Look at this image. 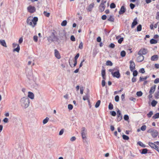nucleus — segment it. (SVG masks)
Segmentation results:
<instances>
[{
	"mask_svg": "<svg viewBox=\"0 0 159 159\" xmlns=\"http://www.w3.org/2000/svg\"><path fill=\"white\" fill-rule=\"evenodd\" d=\"M142 30V25H141L139 24L137 27V31H140Z\"/></svg>",
	"mask_w": 159,
	"mask_h": 159,
	"instance_id": "nucleus-31",
	"label": "nucleus"
},
{
	"mask_svg": "<svg viewBox=\"0 0 159 159\" xmlns=\"http://www.w3.org/2000/svg\"><path fill=\"white\" fill-rule=\"evenodd\" d=\"M106 2V0H102L101 4L102 5H105V4Z\"/></svg>",
	"mask_w": 159,
	"mask_h": 159,
	"instance_id": "nucleus-63",
	"label": "nucleus"
},
{
	"mask_svg": "<svg viewBox=\"0 0 159 159\" xmlns=\"http://www.w3.org/2000/svg\"><path fill=\"white\" fill-rule=\"evenodd\" d=\"M157 101L153 100L151 102V105L153 107H155L157 104Z\"/></svg>",
	"mask_w": 159,
	"mask_h": 159,
	"instance_id": "nucleus-30",
	"label": "nucleus"
},
{
	"mask_svg": "<svg viewBox=\"0 0 159 159\" xmlns=\"http://www.w3.org/2000/svg\"><path fill=\"white\" fill-rule=\"evenodd\" d=\"M138 74V72L136 70L133 71V75L134 77L136 76Z\"/></svg>",
	"mask_w": 159,
	"mask_h": 159,
	"instance_id": "nucleus-46",
	"label": "nucleus"
},
{
	"mask_svg": "<svg viewBox=\"0 0 159 159\" xmlns=\"http://www.w3.org/2000/svg\"><path fill=\"white\" fill-rule=\"evenodd\" d=\"M126 11V8L124 6H122L119 11V14L120 15H122L124 14Z\"/></svg>",
	"mask_w": 159,
	"mask_h": 159,
	"instance_id": "nucleus-11",
	"label": "nucleus"
},
{
	"mask_svg": "<svg viewBox=\"0 0 159 159\" xmlns=\"http://www.w3.org/2000/svg\"><path fill=\"white\" fill-rule=\"evenodd\" d=\"M28 93V97L31 99H34V93L30 92H29Z\"/></svg>",
	"mask_w": 159,
	"mask_h": 159,
	"instance_id": "nucleus-16",
	"label": "nucleus"
},
{
	"mask_svg": "<svg viewBox=\"0 0 159 159\" xmlns=\"http://www.w3.org/2000/svg\"><path fill=\"white\" fill-rule=\"evenodd\" d=\"M101 102V101L100 100L98 101L96 103L95 107L96 108H98L99 107L100 105V103Z\"/></svg>",
	"mask_w": 159,
	"mask_h": 159,
	"instance_id": "nucleus-32",
	"label": "nucleus"
},
{
	"mask_svg": "<svg viewBox=\"0 0 159 159\" xmlns=\"http://www.w3.org/2000/svg\"><path fill=\"white\" fill-rule=\"evenodd\" d=\"M85 96L86 98H87L88 99V102L89 103V98L90 97V96H89V90L88 89H87V93L86 94V95Z\"/></svg>",
	"mask_w": 159,
	"mask_h": 159,
	"instance_id": "nucleus-22",
	"label": "nucleus"
},
{
	"mask_svg": "<svg viewBox=\"0 0 159 159\" xmlns=\"http://www.w3.org/2000/svg\"><path fill=\"white\" fill-rule=\"evenodd\" d=\"M105 81L104 80H102V87H104L105 85Z\"/></svg>",
	"mask_w": 159,
	"mask_h": 159,
	"instance_id": "nucleus-64",
	"label": "nucleus"
},
{
	"mask_svg": "<svg viewBox=\"0 0 159 159\" xmlns=\"http://www.w3.org/2000/svg\"><path fill=\"white\" fill-rule=\"evenodd\" d=\"M79 56H80L79 53H77L76 54V56L75 57L74 60L77 61V59L79 57Z\"/></svg>",
	"mask_w": 159,
	"mask_h": 159,
	"instance_id": "nucleus-58",
	"label": "nucleus"
},
{
	"mask_svg": "<svg viewBox=\"0 0 159 159\" xmlns=\"http://www.w3.org/2000/svg\"><path fill=\"white\" fill-rule=\"evenodd\" d=\"M159 118V113H157L155 114L153 116L152 118L153 119H156Z\"/></svg>",
	"mask_w": 159,
	"mask_h": 159,
	"instance_id": "nucleus-29",
	"label": "nucleus"
},
{
	"mask_svg": "<svg viewBox=\"0 0 159 159\" xmlns=\"http://www.w3.org/2000/svg\"><path fill=\"white\" fill-rule=\"evenodd\" d=\"M129 63H130V65L129 67V68L130 69V70L131 71H133L134 69L135 68V64L134 63V62L132 60H131Z\"/></svg>",
	"mask_w": 159,
	"mask_h": 159,
	"instance_id": "nucleus-7",
	"label": "nucleus"
},
{
	"mask_svg": "<svg viewBox=\"0 0 159 159\" xmlns=\"http://www.w3.org/2000/svg\"><path fill=\"white\" fill-rule=\"evenodd\" d=\"M148 51L147 49L145 48L141 49L140 50L138 54L140 55H145L148 52Z\"/></svg>",
	"mask_w": 159,
	"mask_h": 159,
	"instance_id": "nucleus-8",
	"label": "nucleus"
},
{
	"mask_svg": "<svg viewBox=\"0 0 159 159\" xmlns=\"http://www.w3.org/2000/svg\"><path fill=\"white\" fill-rule=\"evenodd\" d=\"M137 144L139 145L140 146L143 147L145 148L146 147V146L143 144L142 142L139 141L137 143Z\"/></svg>",
	"mask_w": 159,
	"mask_h": 159,
	"instance_id": "nucleus-27",
	"label": "nucleus"
},
{
	"mask_svg": "<svg viewBox=\"0 0 159 159\" xmlns=\"http://www.w3.org/2000/svg\"><path fill=\"white\" fill-rule=\"evenodd\" d=\"M131 9H133L135 7V5L133 3H131L129 5Z\"/></svg>",
	"mask_w": 159,
	"mask_h": 159,
	"instance_id": "nucleus-52",
	"label": "nucleus"
},
{
	"mask_svg": "<svg viewBox=\"0 0 159 159\" xmlns=\"http://www.w3.org/2000/svg\"><path fill=\"white\" fill-rule=\"evenodd\" d=\"M86 131L85 130L84 127H82L81 129V134L82 138L83 139H84L86 138Z\"/></svg>",
	"mask_w": 159,
	"mask_h": 159,
	"instance_id": "nucleus-10",
	"label": "nucleus"
},
{
	"mask_svg": "<svg viewBox=\"0 0 159 159\" xmlns=\"http://www.w3.org/2000/svg\"><path fill=\"white\" fill-rule=\"evenodd\" d=\"M27 10L28 11L31 13H34L35 11V7L31 6H30L27 7Z\"/></svg>",
	"mask_w": 159,
	"mask_h": 159,
	"instance_id": "nucleus-9",
	"label": "nucleus"
},
{
	"mask_svg": "<svg viewBox=\"0 0 159 159\" xmlns=\"http://www.w3.org/2000/svg\"><path fill=\"white\" fill-rule=\"evenodd\" d=\"M106 64L107 66H112V63L110 61H107Z\"/></svg>",
	"mask_w": 159,
	"mask_h": 159,
	"instance_id": "nucleus-36",
	"label": "nucleus"
},
{
	"mask_svg": "<svg viewBox=\"0 0 159 159\" xmlns=\"http://www.w3.org/2000/svg\"><path fill=\"white\" fill-rule=\"evenodd\" d=\"M146 129V126L145 125H142L141 128V130L143 131H145Z\"/></svg>",
	"mask_w": 159,
	"mask_h": 159,
	"instance_id": "nucleus-45",
	"label": "nucleus"
},
{
	"mask_svg": "<svg viewBox=\"0 0 159 159\" xmlns=\"http://www.w3.org/2000/svg\"><path fill=\"white\" fill-rule=\"evenodd\" d=\"M156 85H154L153 86H152L150 89L149 92V93H153L155 90Z\"/></svg>",
	"mask_w": 159,
	"mask_h": 159,
	"instance_id": "nucleus-17",
	"label": "nucleus"
},
{
	"mask_svg": "<svg viewBox=\"0 0 159 159\" xmlns=\"http://www.w3.org/2000/svg\"><path fill=\"white\" fill-rule=\"evenodd\" d=\"M123 40V38L122 37L120 38L118 40V42L120 44L122 42Z\"/></svg>",
	"mask_w": 159,
	"mask_h": 159,
	"instance_id": "nucleus-56",
	"label": "nucleus"
},
{
	"mask_svg": "<svg viewBox=\"0 0 159 159\" xmlns=\"http://www.w3.org/2000/svg\"><path fill=\"white\" fill-rule=\"evenodd\" d=\"M148 132L151 133V135L153 138H155L156 137L158 134L157 131L153 129H150L148 131Z\"/></svg>",
	"mask_w": 159,
	"mask_h": 159,
	"instance_id": "nucleus-5",
	"label": "nucleus"
},
{
	"mask_svg": "<svg viewBox=\"0 0 159 159\" xmlns=\"http://www.w3.org/2000/svg\"><path fill=\"white\" fill-rule=\"evenodd\" d=\"M110 113H111V114L112 116H115L116 115V112L114 111H111Z\"/></svg>",
	"mask_w": 159,
	"mask_h": 159,
	"instance_id": "nucleus-54",
	"label": "nucleus"
},
{
	"mask_svg": "<svg viewBox=\"0 0 159 159\" xmlns=\"http://www.w3.org/2000/svg\"><path fill=\"white\" fill-rule=\"evenodd\" d=\"M123 139L125 140H128L129 139V137L125 135L124 134L122 135Z\"/></svg>",
	"mask_w": 159,
	"mask_h": 159,
	"instance_id": "nucleus-34",
	"label": "nucleus"
},
{
	"mask_svg": "<svg viewBox=\"0 0 159 159\" xmlns=\"http://www.w3.org/2000/svg\"><path fill=\"white\" fill-rule=\"evenodd\" d=\"M116 7L115 4L114 3H111L110 5V7L111 8H114Z\"/></svg>",
	"mask_w": 159,
	"mask_h": 159,
	"instance_id": "nucleus-42",
	"label": "nucleus"
},
{
	"mask_svg": "<svg viewBox=\"0 0 159 159\" xmlns=\"http://www.w3.org/2000/svg\"><path fill=\"white\" fill-rule=\"evenodd\" d=\"M139 56L137 57V60L138 62H140L143 61L144 59V56L142 55L139 54Z\"/></svg>",
	"mask_w": 159,
	"mask_h": 159,
	"instance_id": "nucleus-12",
	"label": "nucleus"
},
{
	"mask_svg": "<svg viewBox=\"0 0 159 159\" xmlns=\"http://www.w3.org/2000/svg\"><path fill=\"white\" fill-rule=\"evenodd\" d=\"M115 45L114 43H112L110 44L109 47L110 48H113L115 47Z\"/></svg>",
	"mask_w": 159,
	"mask_h": 159,
	"instance_id": "nucleus-49",
	"label": "nucleus"
},
{
	"mask_svg": "<svg viewBox=\"0 0 159 159\" xmlns=\"http://www.w3.org/2000/svg\"><path fill=\"white\" fill-rule=\"evenodd\" d=\"M68 108L69 110H71L73 108L72 105L70 104H69L68 106Z\"/></svg>",
	"mask_w": 159,
	"mask_h": 159,
	"instance_id": "nucleus-53",
	"label": "nucleus"
},
{
	"mask_svg": "<svg viewBox=\"0 0 159 159\" xmlns=\"http://www.w3.org/2000/svg\"><path fill=\"white\" fill-rule=\"evenodd\" d=\"M54 54L55 57L58 59L61 58V56L58 51L56 49L54 50Z\"/></svg>",
	"mask_w": 159,
	"mask_h": 159,
	"instance_id": "nucleus-13",
	"label": "nucleus"
},
{
	"mask_svg": "<svg viewBox=\"0 0 159 159\" xmlns=\"http://www.w3.org/2000/svg\"><path fill=\"white\" fill-rule=\"evenodd\" d=\"M122 119V116H117V120L118 121H120Z\"/></svg>",
	"mask_w": 159,
	"mask_h": 159,
	"instance_id": "nucleus-59",
	"label": "nucleus"
},
{
	"mask_svg": "<svg viewBox=\"0 0 159 159\" xmlns=\"http://www.w3.org/2000/svg\"><path fill=\"white\" fill-rule=\"evenodd\" d=\"M114 19L113 16H110L109 18H107V20L110 22H113L114 21Z\"/></svg>",
	"mask_w": 159,
	"mask_h": 159,
	"instance_id": "nucleus-24",
	"label": "nucleus"
},
{
	"mask_svg": "<svg viewBox=\"0 0 159 159\" xmlns=\"http://www.w3.org/2000/svg\"><path fill=\"white\" fill-rule=\"evenodd\" d=\"M155 98L157 99L159 98V91H157L155 93Z\"/></svg>",
	"mask_w": 159,
	"mask_h": 159,
	"instance_id": "nucleus-39",
	"label": "nucleus"
},
{
	"mask_svg": "<svg viewBox=\"0 0 159 159\" xmlns=\"http://www.w3.org/2000/svg\"><path fill=\"white\" fill-rule=\"evenodd\" d=\"M79 48L81 49L83 48V43L82 42H81L80 44H79Z\"/></svg>",
	"mask_w": 159,
	"mask_h": 159,
	"instance_id": "nucleus-55",
	"label": "nucleus"
},
{
	"mask_svg": "<svg viewBox=\"0 0 159 159\" xmlns=\"http://www.w3.org/2000/svg\"><path fill=\"white\" fill-rule=\"evenodd\" d=\"M105 7V5H102L100 4L99 7V8L100 11V12H103L104 10Z\"/></svg>",
	"mask_w": 159,
	"mask_h": 159,
	"instance_id": "nucleus-21",
	"label": "nucleus"
},
{
	"mask_svg": "<svg viewBox=\"0 0 159 159\" xmlns=\"http://www.w3.org/2000/svg\"><path fill=\"white\" fill-rule=\"evenodd\" d=\"M138 24L137 21V18H135L133 20V22L132 23L131 27L132 28H133L134 27Z\"/></svg>",
	"mask_w": 159,
	"mask_h": 159,
	"instance_id": "nucleus-15",
	"label": "nucleus"
},
{
	"mask_svg": "<svg viewBox=\"0 0 159 159\" xmlns=\"http://www.w3.org/2000/svg\"><path fill=\"white\" fill-rule=\"evenodd\" d=\"M109 70L111 72V74L113 77L117 78H119L120 77V75L119 72V70L117 68H114L113 69H110Z\"/></svg>",
	"mask_w": 159,
	"mask_h": 159,
	"instance_id": "nucleus-4",
	"label": "nucleus"
},
{
	"mask_svg": "<svg viewBox=\"0 0 159 159\" xmlns=\"http://www.w3.org/2000/svg\"><path fill=\"white\" fill-rule=\"evenodd\" d=\"M159 83V78L156 79L154 81L155 84H157Z\"/></svg>",
	"mask_w": 159,
	"mask_h": 159,
	"instance_id": "nucleus-61",
	"label": "nucleus"
},
{
	"mask_svg": "<svg viewBox=\"0 0 159 159\" xmlns=\"http://www.w3.org/2000/svg\"><path fill=\"white\" fill-rule=\"evenodd\" d=\"M60 35L62 36V38L61 39V40H63L64 39H66V33L65 31H63L62 33H60Z\"/></svg>",
	"mask_w": 159,
	"mask_h": 159,
	"instance_id": "nucleus-14",
	"label": "nucleus"
},
{
	"mask_svg": "<svg viewBox=\"0 0 159 159\" xmlns=\"http://www.w3.org/2000/svg\"><path fill=\"white\" fill-rule=\"evenodd\" d=\"M67 24V21L66 20H63L61 23V25L62 26H65Z\"/></svg>",
	"mask_w": 159,
	"mask_h": 159,
	"instance_id": "nucleus-43",
	"label": "nucleus"
},
{
	"mask_svg": "<svg viewBox=\"0 0 159 159\" xmlns=\"http://www.w3.org/2000/svg\"><path fill=\"white\" fill-rule=\"evenodd\" d=\"M70 40L72 41H75V39L74 35H71L70 37Z\"/></svg>",
	"mask_w": 159,
	"mask_h": 159,
	"instance_id": "nucleus-50",
	"label": "nucleus"
},
{
	"mask_svg": "<svg viewBox=\"0 0 159 159\" xmlns=\"http://www.w3.org/2000/svg\"><path fill=\"white\" fill-rule=\"evenodd\" d=\"M113 106L111 103H110L108 106V108L109 110H111L113 109Z\"/></svg>",
	"mask_w": 159,
	"mask_h": 159,
	"instance_id": "nucleus-41",
	"label": "nucleus"
},
{
	"mask_svg": "<svg viewBox=\"0 0 159 159\" xmlns=\"http://www.w3.org/2000/svg\"><path fill=\"white\" fill-rule=\"evenodd\" d=\"M64 131V129H62L59 132V135H62Z\"/></svg>",
	"mask_w": 159,
	"mask_h": 159,
	"instance_id": "nucleus-62",
	"label": "nucleus"
},
{
	"mask_svg": "<svg viewBox=\"0 0 159 159\" xmlns=\"http://www.w3.org/2000/svg\"><path fill=\"white\" fill-rule=\"evenodd\" d=\"M153 112L152 111H150L149 112V113H148L147 114V116L148 117L150 118L153 115Z\"/></svg>",
	"mask_w": 159,
	"mask_h": 159,
	"instance_id": "nucleus-40",
	"label": "nucleus"
},
{
	"mask_svg": "<svg viewBox=\"0 0 159 159\" xmlns=\"http://www.w3.org/2000/svg\"><path fill=\"white\" fill-rule=\"evenodd\" d=\"M33 39L35 42H37L38 41V37L37 36H34L33 37Z\"/></svg>",
	"mask_w": 159,
	"mask_h": 159,
	"instance_id": "nucleus-60",
	"label": "nucleus"
},
{
	"mask_svg": "<svg viewBox=\"0 0 159 159\" xmlns=\"http://www.w3.org/2000/svg\"><path fill=\"white\" fill-rule=\"evenodd\" d=\"M20 102L21 107L24 108H26L30 105V100L28 97H24L21 99Z\"/></svg>",
	"mask_w": 159,
	"mask_h": 159,
	"instance_id": "nucleus-2",
	"label": "nucleus"
},
{
	"mask_svg": "<svg viewBox=\"0 0 159 159\" xmlns=\"http://www.w3.org/2000/svg\"><path fill=\"white\" fill-rule=\"evenodd\" d=\"M148 149L147 148H144L142 150L141 153L142 154H146L147 153Z\"/></svg>",
	"mask_w": 159,
	"mask_h": 159,
	"instance_id": "nucleus-26",
	"label": "nucleus"
},
{
	"mask_svg": "<svg viewBox=\"0 0 159 159\" xmlns=\"http://www.w3.org/2000/svg\"><path fill=\"white\" fill-rule=\"evenodd\" d=\"M117 116H122L121 112L120 110L118 109H117Z\"/></svg>",
	"mask_w": 159,
	"mask_h": 159,
	"instance_id": "nucleus-51",
	"label": "nucleus"
},
{
	"mask_svg": "<svg viewBox=\"0 0 159 159\" xmlns=\"http://www.w3.org/2000/svg\"><path fill=\"white\" fill-rule=\"evenodd\" d=\"M38 20V18L37 17H34L32 18L30 16L29 17L27 20V23L28 25L34 28L37 24V22Z\"/></svg>",
	"mask_w": 159,
	"mask_h": 159,
	"instance_id": "nucleus-1",
	"label": "nucleus"
},
{
	"mask_svg": "<svg viewBox=\"0 0 159 159\" xmlns=\"http://www.w3.org/2000/svg\"><path fill=\"white\" fill-rule=\"evenodd\" d=\"M20 50V46L19 45H18L17 47L16 48L13 49V52L16 51V52H19Z\"/></svg>",
	"mask_w": 159,
	"mask_h": 159,
	"instance_id": "nucleus-28",
	"label": "nucleus"
},
{
	"mask_svg": "<svg viewBox=\"0 0 159 159\" xmlns=\"http://www.w3.org/2000/svg\"><path fill=\"white\" fill-rule=\"evenodd\" d=\"M48 40L50 43L52 42L54 43L57 42L58 43L60 42V41L58 37L56 36L53 33H52L50 36L48 38Z\"/></svg>",
	"mask_w": 159,
	"mask_h": 159,
	"instance_id": "nucleus-3",
	"label": "nucleus"
},
{
	"mask_svg": "<svg viewBox=\"0 0 159 159\" xmlns=\"http://www.w3.org/2000/svg\"><path fill=\"white\" fill-rule=\"evenodd\" d=\"M119 97L118 95L116 96L115 98V101L116 102H118L119 101Z\"/></svg>",
	"mask_w": 159,
	"mask_h": 159,
	"instance_id": "nucleus-57",
	"label": "nucleus"
},
{
	"mask_svg": "<svg viewBox=\"0 0 159 159\" xmlns=\"http://www.w3.org/2000/svg\"><path fill=\"white\" fill-rule=\"evenodd\" d=\"M101 74L102 76H105L106 74V71L105 69H103L102 70Z\"/></svg>",
	"mask_w": 159,
	"mask_h": 159,
	"instance_id": "nucleus-44",
	"label": "nucleus"
},
{
	"mask_svg": "<svg viewBox=\"0 0 159 159\" xmlns=\"http://www.w3.org/2000/svg\"><path fill=\"white\" fill-rule=\"evenodd\" d=\"M143 93L141 91L137 92L136 93V95L138 97H140L142 96Z\"/></svg>",
	"mask_w": 159,
	"mask_h": 159,
	"instance_id": "nucleus-37",
	"label": "nucleus"
},
{
	"mask_svg": "<svg viewBox=\"0 0 159 159\" xmlns=\"http://www.w3.org/2000/svg\"><path fill=\"white\" fill-rule=\"evenodd\" d=\"M124 118L125 120H128L129 119V117L127 115H125L124 116Z\"/></svg>",
	"mask_w": 159,
	"mask_h": 159,
	"instance_id": "nucleus-48",
	"label": "nucleus"
},
{
	"mask_svg": "<svg viewBox=\"0 0 159 159\" xmlns=\"http://www.w3.org/2000/svg\"><path fill=\"white\" fill-rule=\"evenodd\" d=\"M126 55V52L125 51H122L120 52V56L122 57H124Z\"/></svg>",
	"mask_w": 159,
	"mask_h": 159,
	"instance_id": "nucleus-35",
	"label": "nucleus"
},
{
	"mask_svg": "<svg viewBox=\"0 0 159 159\" xmlns=\"http://www.w3.org/2000/svg\"><path fill=\"white\" fill-rule=\"evenodd\" d=\"M43 14L46 16L47 17H49L50 16V14L49 12H47L46 11H44L43 12Z\"/></svg>",
	"mask_w": 159,
	"mask_h": 159,
	"instance_id": "nucleus-38",
	"label": "nucleus"
},
{
	"mask_svg": "<svg viewBox=\"0 0 159 159\" xmlns=\"http://www.w3.org/2000/svg\"><path fill=\"white\" fill-rule=\"evenodd\" d=\"M49 120V118L47 117L45 119L43 120V123L44 124H46L47 123Z\"/></svg>",
	"mask_w": 159,
	"mask_h": 159,
	"instance_id": "nucleus-33",
	"label": "nucleus"
},
{
	"mask_svg": "<svg viewBox=\"0 0 159 159\" xmlns=\"http://www.w3.org/2000/svg\"><path fill=\"white\" fill-rule=\"evenodd\" d=\"M94 4L93 3H92L90 4L88 6V10L89 11H90L92 10V8L94 7Z\"/></svg>",
	"mask_w": 159,
	"mask_h": 159,
	"instance_id": "nucleus-25",
	"label": "nucleus"
},
{
	"mask_svg": "<svg viewBox=\"0 0 159 159\" xmlns=\"http://www.w3.org/2000/svg\"><path fill=\"white\" fill-rule=\"evenodd\" d=\"M150 42L151 44H156L157 43V41L154 39H152L150 40Z\"/></svg>",
	"mask_w": 159,
	"mask_h": 159,
	"instance_id": "nucleus-23",
	"label": "nucleus"
},
{
	"mask_svg": "<svg viewBox=\"0 0 159 159\" xmlns=\"http://www.w3.org/2000/svg\"><path fill=\"white\" fill-rule=\"evenodd\" d=\"M139 73L143 74L145 72L144 69L143 68H142L139 70Z\"/></svg>",
	"mask_w": 159,
	"mask_h": 159,
	"instance_id": "nucleus-47",
	"label": "nucleus"
},
{
	"mask_svg": "<svg viewBox=\"0 0 159 159\" xmlns=\"http://www.w3.org/2000/svg\"><path fill=\"white\" fill-rule=\"evenodd\" d=\"M0 44L3 47H7L6 43L4 40H0Z\"/></svg>",
	"mask_w": 159,
	"mask_h": 159,
	"instance_id": "nucleus-20",
	"label": "nucleus"
},
{
	"mask_svg": "<svg viewBox=\"0 0 159 159\" xmlns=\"http://www.w3.org/2000/svg\"><path fill=\"white\" fill-rule=\"evenodd\" d=\"M158 56L157 55H155L152 56L151 58V61H155L157 60L158 58Z\"/></svg>",
	"mask_w": 159,
	"mask_h": 159,
	"instance_id": "nucleus-19",
	"label": "nucleus"
},
{
	"mask_svg": "<svg viewBox=\"0 0 159 159\" xmlns=\"http://www.w3.org/2000/svg\"><path fill=\"white\" fill-rule=\"evenodd\" d=\"M148 145L152 148H153L156 149L159 152V147L156 145L155 144L153 143L152 142H149L148 143Z\"/></svg>",
	"mask_w": 159,
	"mask_h": 159,
	"instance_id": "nucleus-6",
	"label": "nucleus"
},
{
	"mask_svg": "<svg viewBox=\"0 0 159 159\" xmlns=\"http://www.w3.org/2000/svg\"><path fill=\"white\" fill-rule=\"evenodd\" d=\"M149 75H147L145 76L144 77H140L139 78V81H143L145 80H146L147 79L149 78Z\"/></svg>",
	"mask_w": 159,
	"mask_h": 159,
	"instance_id": "nucleus-18",
	"label": "nucleus"
}]
</instances>
